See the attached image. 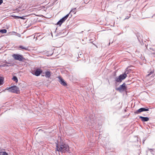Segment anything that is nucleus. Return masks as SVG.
I'll return each mask as SVG.
<instances>
[{"mask_svg":"<svg viewBox=\"0 0 155 155\" xmlns=\"http://www.w3.org/2000/svg\"><path fill=\"white\" fill-rule=\"evenodd\" d=\"M149 108H141L138 110L135 111L134 113L135 114H138L143 111H149Z\"/></svg>","mask_w":155,"mask_h":155,"instance_id":"39448f33","label":"nucleus"},{"mask_svg":"<svg viewBox=\"0 0 155 155\" xmlns=\"http://www.w3.org/2000/svg\"><path fill=\"white\" fill-rule=\"evenodd\" d=\"M0 155H8V154L7 153L2 150L0 152Z\"/></svg>","mask_w":155,"mask_h":155,"instance_id":"4468645a","label":"nucleus"},{"mask_svg":"<svg viewBox=\"0 0 155 155\" xmlns=\"http://www.w3.org/2000/svg\"><path fill=\"white\" fill-rule=\"evenodd\" d=\"M12 56L15 60H18L20 61H23L25 59L22 55L19 54H14Z\"/></svg>","mask_w":155,"mask_h":155,"instance_id":"7ed1b4c3","label":"nucleus"},{"mask_svg":"<svg viewBox=\"0 0 155 155\" xmlns=\"http://www.w3.org/2000/svg\"><path fill=\"white\" fill-rule=\"evenodd\" d=\"M6 32L7 30L5 29H3L0 30V33H1L2 34L6 33Z\"/></svg>","mask_w":155,"mask_h":155,"instance_id":"2eb2a0df","label":"nucleus"},{"mask_svg":"<svg viewBox=\"0 0 155 155\" xmlns=\"http://www.w3.org/2000/svg\"><path fill=\"white\" fill-rule=\"evenodd\" d=\"M128 74V71H126L124 74H120L119 77L121 78V80H124L125 79L127 76V74Z\"/></svg>","mask_w":155,"mask_h":155,"instance_id":"6e6552de","label":"nucleus"},{"mask_svg":"<svg viewBox=\"0 0 155 155\" xmlns=\"http://www.w3.org/2000/svg\"><path fill=\"white\" fill-rule=\"evenodd\" d=\"M117 90L120 91H122L126 89V87L125 83H124L122 85H121L120 87L117 89Z\"/></svg>","mask_w":155,"mask_h":155,"instance_id":"0eeeda50","label":"nucleus"},{"mask_svg":"<svg viewBox=\"0 0 155 155\" xmlns=\"http://www.w3.org/2000/svg\"><path fill=\"white\" fill-rule=\"evenodd\" d=\"M3 2L2 0H0V5H1Z\"/></svg>","mask_w":155,"mask_h":155,"instance_id":"4be33fe9","label":"nucleus"},{"mask_svg":"<svg viewBox=\"0 0 155 155\" xmlns=\"http://www.w3.org/2000/svg\"><path fill=\"white\" fill-rule=\"evenodd\" d=\"M76 9V8H74V9H72V10H71V12H74V14H75V12H74V10H75V9Z\"/></svg>","mask_w":155,"mask_h":155,"instance_id":"412c9836","label":"nucleus"},{"mask_svg":"<svg viewBox=\"0 0 155 155\" xmlns=\"http://www.w3.org/2000/svg\"><path fill=\"white\" fill-rule=\"evenodd\" d=\"M12 79L16 82H17L18 81V78L15 76H14L12 78Z\"/></svg>","mask_w":155,"mask_h":155,"instance_id":"dca6fc26","label":"nucleus"},{"mask_svg":"<svg viewBox=\"0 0 155 155\" xmlns=\"http://www.w3.org/2000/svg\"><path fill=\"white\" fill-rule=\"evenodd\" d=\"M45 77L46 78H50L51 76V72L50 71L45 72Z\"/></svg>","mask_w":155,"mask_h":155,"instance_id":"9d476101","label":"nucleus"},{"mask_svg":"<svg viewBox=\"0 0 155 155\" xmlns=\"http://www.w3.org/2000/svg\"><path fill=\"white\" fill-rule=\"evenodd\" d=\"M42 72V71L39 68L37 69L36 70L32 71V74L36 76H38L40 75Z\"/></svg>","mask_w":155,"mask_h":155,"instance_id":"20e7f679","label":"nucleus"},{"mask_svg":"<svg viewBox=\"0 0 155 155\" xmlns=\"http://www.w3.org/2000/svg\"><path fill=\"white\" fill-rule=\"evenodd\" d=\"M9 92L18 94L20 93V90L18 87L15 86L11 87L8 89Z\"/></svg>","mask_w":155,"mask_h":155,"instance_id":"f03ea898","label":"nucleus"},{"mask_svg":"<svg viewBox=\"0 0 155 155\" xmlns=\"http://www.w3.org/2000/svg\"><path fill=\"white\" fill-rule=\"evenodd\" d=\"M153 73V71L150 72L149 74H147V76H149L150 75L152 74Z\"/></svg>","mask_w":155,"mask_h":155,"instance_id":"6ab92c4d","label":"nucleus"},{"mask_svg":"<svg viewBox=\"0 0 155 155\" xmlns=\"http://www.w3.org/2000/svg\"><path fill=\"white\" fill-rule=\"evenodd\" d=\"M20 49L25 50H28V47H26L20 45L18 47Z\"/></svg>","mask_w":155,"mask_h":155,"instance_id":"f8f14e48","label":"nucleus"},{"mask_svg":"<svg viewBox=\"0 0 155 155\" xmlns=\"http://www.w3.org/2000/svg\"><path fill=\"white\" fill-rule=\"evenodd\" d=\"M13 17H14V18H19V16H12Z\"/></svg>","mask_w":155,"mask_h":155,"instance_id":"aec40b11","label":"nucleus"},{"mask_svg":"<svg viewBox=\"0 0 155 155\" xmlns=\"http://www.w3.org/2000/svg\"><path fill=\"white\" fill-rule=\"evenodd\" d=\"M56 149L58 151L65 152L68 150L69 146H56Z\"/></svg>","mask_w":155,"mask_h":155,"instance_id":"f257e3e1","label":"nucleus"},{"mask_svg":"<svg viewBox=\"0 0 155 155\" xmlns=\"http://www.w3.org/2000/svg\"><path fill=\"white\" fill-rule=\"evenodd\" d=\"M115 81L116 82H120L122 81V80L120 77L119 76L118 77H117L115 78Z\"/></svg>","mask_w":155,"mask_h":155,"instance_id":"ddd939ff","label":"nucleus"},{"mask_svg":"<svg viewBox=\"0 0 155 155\" xmlns=\"http://www.w3.org/2000/svg\"><path fill=\"white\" fill-rule=\"evenodd\" d=\"M19 18H21V19H24L23 17H19Z\"/></svg>","mask_w":155,"mask_h":155,"instance_id":"5701e85b","label":"nucleus"},{"mask_svg":"<svg viewBox=\"0 0 155 155\" xmlns=\"http://www.w3.org/2000/svg\"><path fill=\"white\" fill-rule=\"evenodd\" d=\"M139 118L141 119V121L143 122L147 121L149 120V117H145L142 116H140Z\"/></svg>","mask_w":155,"mask_h":155,"instance_id":"1a4fd4ad","label":"nucleus"},{"mask_svg":"<svg viewBox=\"0 0 155 155\" xmlns=\"http://www.w3.org/2000/svg\"><path fill=\"white\" fill-rule=\"evenodd\" d=\"M65 20H66L63 17L58 22L57 24L61 25L63 22Z\"/></svg>","mask_w":155,"mask_h":155,"instance_id":"9b49d317","label":"nucleus"},{"mask_svg":"<svg viewBox=\"0 0 155 155\" xmlns=\"http://www.w3.org/2000/svg\"><path fill=\"white\" fill-rule=\"evenodd\" d=\"M59 79L58 81L60 83V84L62 85L66 86H67L66 83L64 81V80L61 76H59L58 77Z\"/></svg>","mask_w":155,"mask_h":155,"instance_id":"423d86ee","label":"nucleus"},{"mask_svg":"<svg viewBox=\"0 0 155 155\" xmlns=\"http://www.w3.org/2000/svg\"><path fill=\"white\" fill-rule=\"evenodd\" d=\"M3 83V78L2 77H0V85H2Z\"/></svg>","mask_w":155,"mask_h":155,"instance_id":"f3484780","label":"nucleus"},{"mask_svg":"<svg viewBox=\"0 0 155 155\" xmlns=\"http://www.w3.org/2000/svg\"><path fill=\"white\" fill-rule=\"evenodd\" d=\"M69 15V14L66 15L65 16H64V18H65V19L66 20L67 18L68 17Z\"/></svg>","mask_w":155,"mask_h":155,"instance_id":"a211bd4d","label":"nucleus"}]
</instances>
